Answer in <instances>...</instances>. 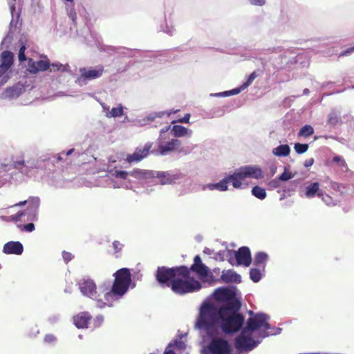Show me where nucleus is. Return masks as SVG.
<instances>
[{
	"mask_svg": "<svg viewBox=\"0 0 354 354\" xmlns=\"http://www.w3.org/2000/svg\"><path fill=\"white\" fill-rule=\"evenodd\" d=\"M214 297L222 304L203 303L196 322L203 342L210 340L203 354H230L227 341L217 336L221 330L225 333H234L243 326L244 317L238 313L241 303L234 291L228 288L216 289Z\"/></svg>",
	"mask_w": 354,
	"mask_h": 354,
	"instance_id": "obj_1",
	"label": "nucleus"
},
{
	"mask_svg": "<svg viewBox=\"0 0 354 354\" xmlns=\"http://www.w3.org/2000/svg\"><path fill=\"white\" fill-rule=\"evenodd\" d=\"M114 277L111 289L103 285L97 290L93 280L84 279L80 283V290L82 295L95 300L98 308L111 306L113 302L120 300L127 293L131 282L130 271L127 268L118 270Z\"/></svg>",
	"mask_w": 354,
	"mask_h": 354,
	"instance_id": "obj_2",
	"label": "nucleus"
},
{
	"mask_svg": "<svg viewBox=\"0 0 354 354\" xmlns=\"http://www.w3.org/2000/svg\"><path fill=\"white\" fill-rule=\"evenodd\" d=\"M251 317L247 320L246 326L235 340V346L241 352H248L254 348L261 340L269 335L277 334L270 330L269 317L264 313H254L250 311Z\"/></svg>",
	"mask_w": 354,
	"mask_h": 354,
	"instance_id": "obj_3",
	"label": "nucleus"
},
{
	"mask_svg": "<svg viewBox=\"0 0 354 354\" xmlns=\"http://www.w3.org/2000/svg\"><path fill=\"white\" fill-rule=\"evenodd\" d=\"M189 271L185 266L167 268L159 267L156 272V279L162 286H170L171 281V290L176 294L198 291L201 288L200 282L189 276Z\"/></svg>",
	"mask_w": 354,
	"mask_h": 354,
	"instance_id": "obj_4",
	"label": "nucleus"
},
{
	"mask_svg": "<svg viewBox=\"0 0 354 354\" xmlns=\"http://www.w3.org/2000/svg\"><path fill=\"white\" fill-rule=\"evenodd\" d=\"M229 176L234 188L245 189L248 186L245 183L246 178L261 179L263 172L258 165H246L237 169Z\"/></svg>",
	"mask_w": 354,
	"mask_h": 354,
	"instance_id": "obj_5",
	"label": "nucleus"
},
{
	"mask_svg": "<svg viewBox=\"0 0 354 354\" xmlns=\"http://www.w3.org/2000/svg\"><path fill=\"white\" fill-rule=\"evenodd\" d=\"M155 171H147L140 169H135L131 171H126L113 169L109 171V174L112 177L127 180L121 183L120 185H114V187H124L129 189L130 187L131 180L129 177H133L138 180H147L154 178Z\"/></svg>",
	"mask_w": 354,
	"mask_h": 354,
	"instance_id": "obj_6",
	"label": "nucleus"
},
{
	"mask_svg": "<svg viewBox=\"0 0 354 354\" xmlns=\"http://www.w3.org/2000/svg\"><path fill=\"white\" fill-rule=\"evenodd\" d=\"M39 205L40 199L39 197H30L26 210L19 211L17 214L10 216H1V218L6 221L17 222L19 221L23 216L28 215V220L36 221L37 219Z\"/></svg>",
	"mask_w": 354,
	"mask_h": 354,
	"instance_id": "obj_7",
	"label": "nucleus"
},
{
	"mask_svg": "<svg viewBox=\"0 0 354 354\" xmlns=\"http://www.w3.org/2000/svg\"><path fill=\"white\" fill-rule=\"evenodd\" d=\"M169 129L170 126H167L160 129V136L157 140L159 153L162 156H165L169 153L174 151L181 145L180 140L177 138H171L168 136L167 132Z\"/></svg>",
	"mask_w": 354,
	"mask_h": 354,
	"instance_id": "obj_8",
	"label": "nucleus"
},
{
	"mask_svg": "<svg viewBox=\"0 0 354 354\" xmlns=\"http://www.w3.org/2000/svg\"><path fill=\"white\" fill-rule=\"evenodd\" d=\"M103 73L104 67L101 65H98L95 67L80 68V75L77 78L75 82L81 86H84L88 81L100 77Z\"/></svg>",
	"mask_w": 354,
	"mask_h": 354,
	"instance_id": "obj_9",
	"label": "nucleus"
},
{
	"mask_svg": "<svg viewBox=\"0 0 354 354\" xmlns=\"http://www.w3.org/2000/svg\"><path fill=\"white\" fill-rule=\"evenodd\" d=\"M185 174L180 170L165 171H154V178L159 180L161 185H173L179 183L185 177Z\"/></svg>",
	"mask_w": 354,
	"mask_h": 354,
	"instance_id": "obj_10",
	"label": "nucleus"
},
{
	"mask_svg": "<svg viewBox=\"0 0 354 354\" xmlns=\"http://www.w3.org/2000/svg\"><path fill=\"white\" fill-rule=\"evenodd\" d=\"M1 63L0 64L1 84H4L10 78L9 70L13 64L14 55L10 51L5 50L1 54Z\"/></svg>",
	"mask_w": 354,
	"mask_h": 354,
	"instance_id": "obj_11",
	"label": "nucleus"
},
{
	"mask_svg": "<svg viewBox=\"0 0 354 354\" xmlns=\"http://www.w3.org/2000/svg\"><path fill=\"white\" fill-rule=\"evenodd\" d=\"M39 167V160L36 158H30L26 161L19 160L15 161V169H18L23 174L29 176L32 171Z\"/></svg>",
	"mask_w": 354,
	"mask_h": 354,
	"instance_id": "obj_12",
	"label": "nucleus"
},
{
	"mask_svg": "<svg viewBox=\"0 0 354 354\" xmlns=\"http://www.w3.org/2000/svg\"><path fill=\"white\" fill-rule=\"evenodd\" d=\"M50 66V63L46 57L44 59L35 61L29 59L28 62L27 71L31 74H36L39 72L47 71Z\"/></svg>",
	"mask_w": 354,
	"mask_h": 354,
	"instance_id": "obj_13",
	"label": "nucleus"
},
{
	"mask_svg": "<svg viewBox=\"0 0 354 354\" xmlns=\"http://www.w3.org/2000/svg\"><path fill=\"white\" fill-rule=\"evenodd\" d=\"M176 111H158V112H152L149 113L146 117L142 119H137L134 121V124L137 127H143L145 126L150 122L154 121L158 118H162L164 115H167V117L170 116L172 113H176Z\"/></svg>",
	"mask_w": 354,
	"mask_h": 354,
	"instance_id": "obj_14",
	"label": "nucleus"
},
{
	"mask_svg": "<svg viewBox=\"0 0 354 354\" xmlns=\"http://www.w3.org/2000/svg\"><path fill=\"white\" fill-rule=\"evenodd\" d=\"M152 142L146 143L142 148H137L133 153L128 155L126 160L127 162L131 163L133 162H140L144 158H145L151 148L152 147Z\"/></svg>",
	"mask_w": 354,
	"mask_h": 354,
	"instance_id": "obj_15",
	"label": "nucleus"
},
{
	"mask_svg": "<svg viewBox=\"0 0 354 354\" xmlns=\"http://www.w3.org/2000/svg\"><path fill=\"white\" fill-rule=\"evenodd\" d=\"M237 265L249 266L251 263L252 258L249 248L248 247H241L237 252H234Z\"/></svg>",
	"mask_w": 354,
	"mask_h": 354,
	"instance_id": "obj_16",
	"label": "nucleus"
},
{
	"mask_svg": "<svg viewBox=\"0 0 354 354\" xmlns=\"http://www.w3.org/2000/svg\"><path fill=\"white\" fill-rule=\"evenodd\" d=\"M187 346L182 340H176L174 344L170 343L166 348L164 354H188Z\"/></svg>",
	"mask_w": 354,
	"mask_h": 354,
	"instance_id": "obj_17",
	"label": "nucleus"
},
{
	"mask_svg": "<svg viewBox=\"0 0 354 354\" xmlns=\"http://www.w3.org/2000/svg\"><path fill=\"white\" fill-rule=\"evenodd\" d=\"M91 318L88 313L82 312L73 317V323L78 328H88Z\"/></svg>",
	"mask_w": 354,
	"mask_h": 354,
	"instance_id": "obj_18",
	"label": "nucleus"
},
{
	"mask_svg": "<svg viewBox=\"0 0 354 354\" xmlns=\"http://www.w3.org/2000/svg\"><path fill=\"white\" fill-rule=\"evenodd\" d=\"M3 251L6 254L19 255L22 254L24 248L19 241H10L4 245Z\"/></svg>",
	"mask_w": 354,
	"mask_h": 354,
	"instance_id": "obj_19",
	"label": "nucleus"
},
{
	"mask_svg": "<svg viewBox=\"0 0 354 354\" xmlns=\"http://www.w3.org/2000/svg\"><path fill=\"white\" fill-rule=\"evenodd\" d=\"M191 269L196 272L201 278L207 277L209 272V268L202 263L199 256L195 257L194 263Z\"/></svg>",
	"mask_w": 354,
	"mask_h": 354,
	"instance_id": "obj_20",
	"label": "nucleus"
},
{
	"mask_svg": "<svg viewBox=\"0 0 354 354\" xmlns=\"http://www.w3.org/2000/svg\"><path fill=\"white\" fill-rule=\"evenodd\" d=\"M12 169H15V161L3 160L0 161V187L4 184L6 176Z\"/></svg>",
	"mask_w": 354,
	"mask_h": 354,
	"instance_id": "obj_21",
	"label": "nucleus"
},
{
	"mask_svg": "<svg viewBox=\"0 0 354 354\" xmlns=\"http://www.w3.org/2000/svg\"><path fill=\"white\" fill-rule=\"evenodd\" d=\"M169 131H170V133L176 138H190L193 134L192 129L181 125H174L172 127L170 126Z\"/></svg>",
	"mask_w": 354,
	"mask_h": 354,
	"instance_id": "obj_22",
	"label": "nucleus"
},
{
	"mask_svg": "<svg viewBox=\"0 0 354 354\" xmlns=\"http://www.w3.org/2000/svg\"><path fill=\"white\" fill-rule=\"evenodd\" d=\"M103 112L109 118L120 117L124 113V107L122 104H118L116 107H113L111 110L105 104H102Z\"/></svg>",
	"mask_w": 354,
	"mask_h": 354,
	"instance_id": "obj_23",
	"label": "nucleus"
},
{
	"mask_svg": "<svg viewBox=\"0 0 354 354\" xmlns=\"http://www.w3.org/2000/svg\"><path fill=\"white\" fill-rule=\"evenodd\" d=\"M304 195L306 198H312L316 195L322 196V191L319 188V184L317 182L311 183L306 186Z\"/></svg>",
	"mask_w": 354,
	"mask_h": 354,
	"instance_id": "obj_24",
	"label": "nucleus"
},
{
	"mask_svg": "<svg viewBox=\"0 0 354 354\" xmlns=\"http://www.w3.org/2000/svg\"><path fill=\"white\" fill-rule=\"evenodd\" d=\"M221 279L225 283H239L241 276L232 270H226L222 272Z\"/></svg>",
	"mask_w": 354,
	"mask_h": 354,
	"instance_id": "obj_25",
	"label": "nucleus"
},
{
	"mask_svg": "<svg viewBox=\"0 0 354 354\" xmlns=\"http://www.w3.org/2000/svg\"><path fill=\"white\" fill-rule=\"evenodd\" d=\"M24 90V86L21 84H17L7 88L3 94L6 97L17 98L23 93Z\"/></svg>",
	"mask_w": 354,
	"mask_h": 354,
	"instance_id": "obj_26",
	"label": "nucleus"
},
{
	"mask_svg": "<svg viewBox=\"0 0 354 354\" xmlns=\"http://www.w3.org/2000/svg\"><path fill=\"white\" fill-rule=\"evenodd\" d=\"M290 148L288 145H281L274 148L272 153L277 157H286L290 154Z\"/></svg>",
	"mask_w": 354,
	"mask_h": 354,
	"instance_id": "obj_27",
	"label": "nucleus"
},
{
	"mask_svg": "<svg viewBox=\"0 0 354 354\" xmlns=\"http://www.w3.org/2000/svg\"><path fill=\"white\" fill-rule=\"evenodd\" d=\"M342 122L340 113L337 110H332L328 115L327 124L330 126H335Z\"/></svg>",
	"mask_w": 354,
	"mask_h": 354,
	"instance_id": "obj_28",
	"label": "nucleus"
},
{
	"mask_svg": "<svg viewBox=\"0 0 354 354\" xmlns=\"http://www.w3.org/2000/svg\"><path fill=\"white\" fill-rule=\"evenodd\" d=\"M268 259V256L263 252H259L256 254L254 259V264L256 267L265 268L266 263Z\"/></svg>",
	"mask_w": 354,
	"mask_h": 354,
	"instance_id": "obj_29",
	"label": "nucleus"
},
{
	"mask_svg": "<svg viewBox=\"0 0 354 354\" xmlns=\"http://www.w3.org/2000/svg\"><path fill=\"white\" fill-rule=\"evenodd\" d=\"M265 268L261 267L252 268L250 272V279L255 283L259 282L263 276Z\"/></svg>",
	"mask_w": 354,
	"mask_h": 354,
	"instance_id": "obj_30",
	"label": "nucleus"
},
{
	"mask_svg": "<svg viewBox=\"0 0 354 354\" xmlns=\"http://www.w3.org/2000/svg\"><path fill=\"white\" fill-rule=\"evenodd\" d=\"M233 253V251L225 248L218 252H214L213 258L216 261H223L227 258L232 257Z\"/></svg>",
	"mask_w": 354,
	"mask_h": 354,
	"instance_id": "obj_31",
	"label": "nucleus"
},
{
	"mask_svg": "<svg viewBox=\"0 0 354 354\" xmlns=\"http://www.w3.org/2000/svg\"><path fill=\"white\" fill-rule=\"evenodd\" d=\"M251 192L254 196H255L256 198H257L260 200L265 199L267 196L266 189L259 186H254L252 189Z\"/></svg>",
	"mask_w": 354,
	"mask_h": 354,
	"instance_id": "obj_32",
	"label": "nucleus"
},
{
	"mask_svg": "<svg viewBox=\"0 0 354 354\" xmlns=\"http://www.w3.org/2000/svg\"><path fill=\"white\" fill-rule=\"evenodd\" d=\"M231 183L229 175L223 178L218 183H216V189L220 192L227 191L228 189V184Z\"/></svg>",
	"mask_w": 354,
	"mask_h": 354,
	"instance_id": "obj_33",
	"label": "nucleus"
},
{
	"mask_svg": "<svg viewBox=\"0 0 354 354\" xmlns=\"http://www.w3.org/2000/svg\"><path fill=\"white\" fill-rule=\"evenodd\" d=\"M50 71L51 72H68L70 71V66L68 64H62L59 62H54L50 64Z\"/></svg>",
	"mask_w": 354,
	"mask_h": 354,
	"instance_id": "obj_34",
	"label": "nucleus"
},
{
	"mask_svg": "<svg viewBox=\"0 0 354 354\" xmlns=\"http://www.w3.org/2000/svg\"><path fill=\"white\" fill-rule=\"evenodd\" d=\"M314 133V129L309 124L304 125L299 131V136L307 138Z\"/></svg>",
	"mask_w": 354,
	"mask_h": 354,
	"instance_id": "obj_35",
	"label": "nucleus"
},
{
	"mask_svg": "<svg viewBox=\"0 0 354 354\" xmlns=\"http://www.w3.org/2000/svg\"><path fill=\"white\" fill-rule=\"evenodd\" d=\"M161 30L169 35H173L176 32L175 25L171 21H165V25L161 27Z\"/></svg>",
	"mask_w": 354,
	"mask_h": 354,
	"instance_id": "obj_36",
	"label": "nucleus"
},
{
	"mask_svg": "<svg viewBox=\"0 0 354 354\" xmlns=\"http://www.w3.org/2000/svg\"><path fill=\"white\" fill-rule=\"evenodd\" d=\"M294 149L297 153L301 154L307 151V150L308 149V145L295 143Z\"/></svg>",
	"mask_w": 354,
	"mask_h": 354,
	"instance_id": "obj_37",
	"label": "nucleus"
},
{
	"mask_svg": "<svg viewBox=\"0 0 354 354\" xmlns=\"http://www.w3.org/2000/svg\"><path fill=\"white\" fill-rule=\"evenodd\" d=\"M258 76V74L257 71L252 72L248 77V80L246 82H243V87H245L246 88L252 84L254 79Z\"/></svg>",
	"mask_w": 354,
	"mask_h": 354,
	"instance_id": "obj_38",
	"label": "nucleus"
},
{
	"mask_svg": "<svg viewBox=\"0 0 354 354\" xmlns=\"http://www.w3.org/2000/svg\"><path fill=\"white\" fill-rule=\"evenodd\" d=\"M294 177V175L285 169L284 172L279 177V180L281 181H287Z\"/></svg>",
	"mask_w": 354,
	"mask_h": 354,
	"instance_id": "obj_39",
	"label": "nucleus"
},
{
	"mask_svg": "<svg viewBox=\"0 0 354 354\" xmlns=\"http://www.w3.org/2000/svg\"><path fill=\"white\" fill-rule=\"evenodd\" d=\"M245 88H246L243 87V84H242L240 86H239L237 88H235L230 91H227L226 92L228 93L227 97L231 96V95H237V94L240 93L242 91L245 90Z\"/></svg>",
	"mask_w": 354,
	"mask_h": 354,
	"instance_id": "obj_40",
	"label": "nucleus"
},
{
	"mask_svg": "<svg viewBox=\"0 0 354 354\" xmlns=\"http://www.w3.org/2000/svg\"><path fill=\"white\" fill-rule=\"evenodd\" d=\"M66 11H67L68 17L71 19V20L73 21H75V19L77 17V15H76V12L75 11L74 8L72 6H67Z\"/></svg>",
	"mask_w": 354,
	"mask_h": 354,
	"instance_id": "obj_41",
	"label": "nucleus"
},
{
	"mask_svg": "<svg viewBox=\"0 0 354 354\" xmlns=\"http://www.w3.org/2000/svg\"><path fill=\"white\" fill-rule=\"evenodd\" d=\"M104 322V317L102 315H97L93 319V328L100 327Z\"/></svg>",
	"mask_w": 354,
	"mask_h": 354,
	"instance_id": "obj_42",
	"label": "nucleus"
},
{
	"mask_svg": "<svg viewBox=\"0 0 354 354\" xmlns=\"http://www.w3.org/2000/svg\"><path fill=\"white\" fill-rule=\"evenodd\" d=\"M187 187L185 189L183 194L196 192V189H195V184L194 183L193 180H189V182L187 183Z\"/></svg>",
	"mask_w": 354,
	"mask_h": 354,
	"instance_id": "obj_43",
	"label": "nucleus"
},
{
	"mask_svg": "<svg viewBox=\"0 0 354 354\" xmlns=\"http://www.w3.org/2000/svg\"><path fill=\"white\" fill-rule=\"evenodd\" d=\"M26 49V48L24 45H23L20 47L18 57H19V62H21L26 60V57L25 55Z\"/></svg>",
	"mask_w": 354,
	"mask_h": 354,
	"instance_id": "obj_44",
	"label": "nucleus"
},
{
	"mask_svg": "<svg viewBox=\"0 0 354 354\" xmlns=\"http://www.w3.org/2000/svg\"><path fill=\"white\" fill-rule=\"evenodd\" d=\"M252 6H263L266 4V0H247Z\"/></svg>",
	"mask_w": 354,
	"mask_h": 354,
	"instance_id": "obj_45",
	"label": "nucleus"
},
{
	"mask_svg": "<svg viewBox=\"0 0 354 354\" xmlns=\"http://www.w3.org/2000/svg\"><path fill=\"white\" fill-rule=\"evenodd\" d=\"M44 341L48 344H53L56 342V337L52 334H48L45 336Z\"/></svg>",
	"mask_w": 354,
	"mask_h": 354,
	"instance_id": "obj_46",
	"label": "nucleus"
},
{
	"mask_svg": "<svg viewBox=\"0 0 354 354\" xmlns=\"http://www.w3.org/2000/svg\"><path fill=\"white\" fill-rule=\"evenodd\" d=\"M333 161L334 162H336L337 164H338L339 166H345L346 165V162L344 161V160L341 157V156H335L333 159Z\"/></svg>",
	"mask_w": 354,
	"mask_h": 354,
	"instance_id": "obj_47",
	"label": "nucleus"
},
{
	"mask_svg": "<svg viewBox=\"0 0 354 354\" xmlns=\"http://www.w3.org/2000/svg\"><path fill=\"white\" fill-rule=\"evenodd\" d=\"M201 189L203 191H205L206 189L214 190V189H216V183H209L207 185H202Z\"/></svg>",
	"mask_w": 354,
	"mask_h": 354,
	"instance_id": "obj_48",
	"label": "nucleus"
},
{
	"mask_svg": "<svg viewBox=\"0 0 354 354\" xmlns=\"http://www.w3.org/2000/svg\"><path fill=\"white\" fill-rule=\"evenodd\" d=\"M62 257L66 263L69 262L73 257V256L70 252L65 251L62 252Z\"/></svg>",
	"mask_w": 354,
	"mask_h": 354,
	"instance_id": "obj_49",
	"label": "nucleus"
},
{
	"mask_svg": "<svg viewBox=\"0 0 354 354\" xmlns=\"http://www.w3.org/2000/svg\"><path fill=\"white\" fill-rule=\"evenodd\" d=\"M112 245L115 249V252H120L122 250V246H123L122 243H120L119 241H114L112 243Z\"/></svg>",
	"mask_w": 354,
	"mask_h": 354,
	"instance_id": "obj_50",
	"label": "nucleus"
},
{
	"mask_svg": "<svg viewBox=\"0 0 354 354\" xmlns=\"http://www.w3.org/2000/svg\"><path fill=\"white\" fill-rule=\"evenodd\" d=\"M24 230L27 232H32L35 230V225L33 223H28L24 225Z\"/></svg>",
	"mask_w": 354,
	"mask_h": 354,
	"instance_id": "obj_51",
	"label": "nucleus"
},
{
	"mask_svg": "<svg viewBox=\"0 0 354 354\" xmlns=\"http://www.w3.org/2000/svg\"><path fill=\"white\" fill-rule=\"evenodd\" d=\"M28 202H29V198L28 200H26V201H21L19 203L14 204L13 205L10 206L8 208H13L15 207L24 206V205H25L26 204H28Z\"/></svg>",
	"mask_w": 354,
	"mask_h": 354,
	"instance_id": "obj_52",
	"label": "nucleus"
},
{
	"mask_svg": "<svg viewBox=\"0 0 354 354\" xmlns=\"http://www.w3.org/2000/svg\"><path fill=\"white\" fill-rule=\"evenodd\" d=\"M279 178L278 179H274L272 180V181L270 182L269 183V185L272 187V188H277L278 187H279Z\"/></svg>",
	"mask_w": 354,
	"mask_h": 354,
	"instance_id": "obj_53",
	"label": "nucleus"
},
{
	"mask_svg": "<svg viewBox=\"0 0 354 354\" xmlns=\"http://www.w3.org/2000/svg\"><path fill=\"white\" fill-rule=\"evenodd\" d=\"M190 116L191 115L189 113H187L183 118L180 119L178 121L182 123H189Z\"/></svg>",
	"mask_w": 354,
	"mask_h": 354,
	"instance_id": "obj_54",
	"label": "nucleus"
},
{
	"mask_svg": "<svg viewBox=\"0 0 354 354\" xmlns=\"http://www.w3.org/2000/svg\"><path fill=\"white\" fill-rule=\"evenodd\" d=\"M227 93L226 91L221 92V93H211L210 96L212 97H227Z\"/></svg>",
	"mask_w": 354,
	"mask_h": 354,
	"instance_id": "obj_55",
	"label": "nucleus"
},
{
	"mask_svg": "<svg viewBox=\"0 0 354 354\" xmlns=\"http://www.w3.org/2000/svg\"><path fill=\"white\" fill-rule=\"evenodd\" d=\"M9 6L10 12L12 15H13V12L15 10V0H11L10 1H9Z\"/></svg>",
	"mask_w": 354,
	"mask_h": 354,
	"instance_id": "obj_56",
	"label": "nucleus"
},
{
	"mask_svg": "<svg viewBox=\"0 0 354 354\" xmlns=\"http://www.w3.org/2000/svg\"><path fill=\"white\" fill-rule=\"evenodd\" d=\"M313 162H314V159L309 158L305 161L304 165L305 167H310L313 165Z\"/></svg>",
	"mask_w": 354,
	"mask_h": 354,
	"instance_id": "obj_57",
	"label": "nucleus"
},
{
	"mask_svg": "<svg viewBox=\"0 0 354 354\" xmlns=\"http://www.w3.org/2000/svg\"><path fill=\"white\" fill-rule=\"evenodd\" d=\"M353 52H354V46L348 48L346 50H345L344 52L342 53L340 55H342V56L347 55L351 54Z\"/></svg>",
	"mask_w": 354,
	"mask_h": 354,
	"instance_id": "obj_58",
	"label": "nucleus"
},
{
	"mask_svg": "<svg viewBox=\"0 0 354 354\" xmlns=\"http://www.w3.org/2000/svg\"><path fill=\"white\" fill-rule=\"evenodd\" d=\"M320 197H322V200L327 204V205H329L330 203V201L331 200V198L328 196H324V194H322V196H321Z\"/></svg>",
	"mask_w": 354,
	"mask_h": 354,
	"instance_id": "obj_59",
	"label": "nucleus"
},
{
	"mask_svg": "<svg viewBox=\"0 0 354 354\" xmlns=\"http://www.w3.org/2000/svg\"><path fill=\"white\" fill-rule=\"evenodd\" d=\"M204 253L207 254L208 255H213L214 256V251L211 250V249H209V248H205Z\"/></svg>",
	"mask_w": 354,
	"mask_h": 354,
	"instance_id": "obj_60",
	"label": "nucleus"
},
{
	"mask_svg": "<svg viewBox=\"0 0 354 354\" xmlns=\"http://www.w3.org/2000/svg\"><path fill=\"white\" fill-rule=\"evenodd\" d=\"M64 151H62L60 153L58 154V156H57V160L59 161H61V160H64Z\"/></svg>",
	"mask_w": 354,
	"mask_h": 354,
	"instance_id": "obj_61",
	"label": "nucleus"
},
{
	"mask_svg": "<svg viewBox=\"0 0 354 354\" xmlns=\"http://www.w3.org/2000/svg\"><path fill=\"white\" fill-rule=\"evenodd\" d=\"M73 151H74V149H71L68 151H67L66 152H64V156H70L73 153Z\"/></svg>",
	"mask_w": 354,
	"mask_h": 354,
	"instance_id": "obj_62",
	"label": "nucleus"
},
{
	"mask_svg": "<svg viewBox=\"0 0 354 354\" xmlns=\"http://www.w3.org/2000/svg\"><path fill=\"white\" fill-rule=\"evenodd\" d=\"M0 213L1 214H8V209L6 208H2L0 209Z\"/></svg>",
	"mask_w": 354,
	"mask_h": 354,
	"instance_id": "obj_63",
	"label": "nucleus"
},
{
	"mask_svg": "<svg viewBox=\"0 0 354 354\" xmlns=\"http://www.w3.org/2000/svg\"><path fill=\"white\" fill-rule=\"evenodd\" d=\"M303 93H304V95H307V94H308V93H309V90H308V88H305V89L304 90V91H303Z\"/></svg>",
	"mask_w": 354,
	"mask_h": 354,
	"instance_id": "obj_64",
	"label": "nucleus"
}]
</instances>
